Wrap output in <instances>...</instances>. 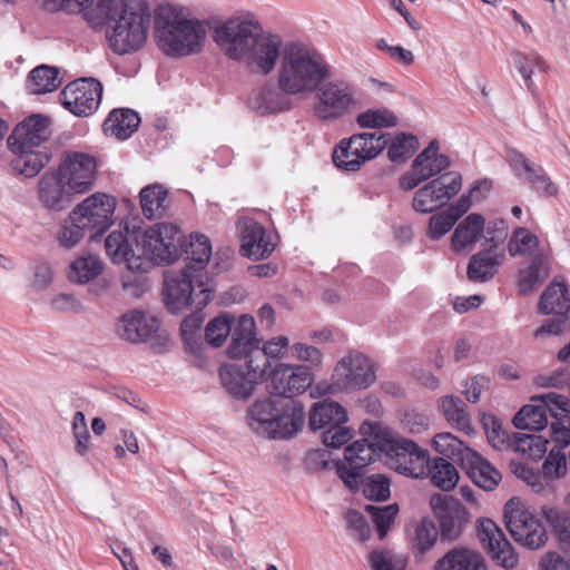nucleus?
Returning <instances> with one entry per match:
<instances>
[{
	"instance_id": "obj_12",
	"label": "nucleus",
	"mask_w": 570,
	"mask_h": 570,
	"mask_svg": "<svg viewBox=\"0 0 570 570\" xmlns=\"http://www.w3.org/2000/svg\"><path fill=\"white\" fill-rule=\"evenodd\" d=\"M430 505L439 524L443 541L458 540L470 522L468 509L458 500L446 494H434Z\"/></svg>"
},
{
	"instance_id": "obj_14",
	"label": "nucleus",
	"mask_w": 570,
	"mask_h": 570,
	"mask_svg": "<svg viewBox=\"0 0 570 570\" xmlns=\"http://www.w3.org/2000/svg\"><path fill=\"white\" fill-rule=\"evenodd\" d=\"M440 144L433 139L412 161L411 170L400 177L399 186L409 191L421 183L429 180L448 169L451 161L448 156L440 154Z\"/></svg>"
},
{
	"instance_id": "obj_7",
	"label": "nucleus",
	"mask_w": 570,
	"mask_h": 570,
	"mask_svg": "<svg viewBox=\"0 0 570 570\" xmlns=\"http://www.w3.org/2000/svg\"><path fill=\"white\" fill-rule=\"evenodd\" d=\"M204 274L187 268L180 273H166L164 282V302L167 308L177 313L188 306L204 308L210 301V292L204 286Z\"/></svg>"
},
{
	"instance_id": "obj_21",
	"label": "nucleus",
	"mask_w": 570,
	"mask_h": 570,
	"mask_svg": "<svg viewBox=\"0 0 570 570\" xmlns=\"http://www.w3.org/2000/svg\"><path fill=\"white\" fill-rule=\"evenodd\" d=\"M476 535L491 558L504 569H513L518 563V554L508 541L504 532L491 520L479 519Z\"/></svg>"
},
{
	"instance_id": "obj_38",
	"label": "nucleus",
	"mask_w": 570,
	"mask_h": 570,
	"mask_svg": "<svg viewBox=\"0 0 570 570\" xmlns=\"http://www.w3.org/2000/svg\"><path fill=\"white\" fill-rule=\"evenodd\" d=\"M484 229V217L472 213L459 223L454 229L451 240L455 250L472 247Z\"/></svg>"
},
{
	"instance_id": "obj_29",
	"label": "nucleus",
	"mask_w": 570,
	"mask_h": 570,
	"mask_svg": "<svg viewBox=\"0 0 570 570\" xmlns=\"http://www.w3.org/2000/svg\"><path fill=\"white\" fill-rule=\"evenodd\" d=\"M433 570H488V566L481 552L454 547L435 562Z\"/></svg>"
},
{
	"instance_id": "obj_28",
	"label": "nucleus",
	"mask_w": 570,
	"mask_h": 570,
	"mask_svg": "<svg viewBox=\"0 0 570 570\" xmlns=\"http://www.w3.org/2000/svg\"><path fill=\"white\" fill-rule=\"evenodd\" d=\"M258 344L259 341L256 338L254 317L247 314L240 315L230 333L227 355L230 358L242 360Z\"/></svg>"
},
{
	"instance_id": "obj_42",
	"label": "nucleus",
	"mask_w": 570,
	"mask_h": 570,
	"mask_svg": "<svg viewBox=\"0 0 570 570\" xmlns=\"http://www.w3.org/2000/svg\"><path fill=\"white\" fill-rule=\"evenodd\" d=\"M549 275V267L546 258L535 256L529 266L520 269L518 287L523 295L534 291Z\"/></svg>"
},
{
	"instance_id": "obj_22",
	"label": "nucleus",
	"mask_w": 570,
	"mask_h": 570,
	"mask_svg": "<svg viewBox=\"0 0 570 570\" xmlns=\"http://www.w3.org/2000/svg\"><path fill=\"white\" fill-rule=\"evenodd\" d=\"M51 136V121L48 117L36 114L18 124L8 138L10 150L38 148Z\"/></svg>"
},
{
	"instance_id": "obj_4",
	"label": "nucleus",
	"mask_w": 570,
	"mask_h": 570,
	"mask_svg": "<svg viewBox=\"0 0 570 570\" xmlns=\"http://www.w3.org/2000/svg\"><path fill=\"white\" fill-rule=\"evenodd\" d=\"M331 66L314 49L298 42H288L283 48L277 85L288 95L313 92L331 76Z\"/></svg>"
},
{
	"instance_id": "obj_52",
	"label": "nucleus",
	"mask_w": 570,
	"mask_h": 570,
	"mask_svg": "<svg viewBox=\"0 0 570 570\" xmlns=\"http://www.w3.org/2000/svg\"><path fill=\"white\" fill-rule=\"evenodd\" d=\"M234 328V317L230 314L224 313L208 322L205 328L206 342L214 346L219 347L230 335Z\"/></svg>"
},
{
	"instance_id": "obj_31",
	"label": "nucleus",
	"mask_w": 570,
	"mask_h": 570,
	"mask_svg": "<svg viewBox=\"0 0 570 570\" xmlns=\"http://www.w3.org/2000/svg\"><path fill=\"white\" fill-rule=\"evenodd\" d=\"M219 377L223 386L233 397L247 399L253 394L254 386L258 383L246 371L237 364H225L220 367Z\"/></svg>"
},
{
	"instance_id": "obj_37",
	"label": "nucleus",
	"mask_w": 570,
	"mask_h": 570,
	"mask_svg": "<svg viewBox=\"0 0 570 570\" xmlns=\"http://www.w3.org/2000/svg\"><path fill=\"white\" fill-rule=\"evenodd\" d=\"M439 530L433 520L422 519L409 537L410 548L416 561H421L438 542Z\"/></svg>"
},
{
	"instance_id": "obj_60",
	"label": "nucleus",
	"mask_w": 570,
	"mask_h": 570,
	"mask_svg": "<svg viewBox=\"0 0 570 570\" xmlns=\"http://www.w3.org/2000/svg\"><path fill=\"white\" fill-rule=\"evenodd\" d=\"M363 493L372 501H385L390 498V480L382 474H373L362 480Z\"/></svg>"
},
{
	"instance_id": "obj_57",
	"label": "nucleus",
	"mask_w": 570,
	"mask_h": 570,
	"mask_svg": "<svg viewBox=\"0 0 570 570\" xmlns=\"http://www.w3.org/2000/svg\"><path fill=\"white\" fill-rule=\"evenodd\" d=\"M481 422L492 448L502 451L511 445L509 433L503 430L502 422L497 416L484 415Z\"/></svg>"
},
{
	"instance_id": "obj_54",
	"label": "nucleus",
	"mask_w": 570,
	"mask_h": 570,
	"mask_svg": "<svg viewBox=\"0 0 570 570\" xmlns=\"http://www.w3.org/2000/svg\"><path fill=\"white\" fill-rule=\"evenodd\" d=\"M568 471V456L562 448L553 446L542 464V480L549 485V481L566 475Z\"/></svg>"
},
{
	"instance_id": "obj_13",
	"label": "nucleus",
	"mask_w": 570,
	"mask_h": 570,
	"mask_svg": "<svg viewBox=\"0 0 570 570\" xmlns=\"http://www.w3.org/2000/svg\"><path fill=\"white\" fill-rule=\"evenodd\" d=\"M391 466L399 473L415 479L428 476L430 458L426 450L405 438H395L386 450Z\"/></svg>"
},
{
	"instance_id": "obj_15",
	"label": "nucleus",
	"mask_w": 570,
	"mask_h": 570,
	"mask_svg": "<svg viewBox=\"0 0 570 570\" xmlns=\"http://www.w3.org/2000/svg\"><path fill=\"white\" fill-rule=\"evenodd\" d=\"M461 186L462 177L459 173L443 174L415 191L412 207L419 213H432L455 196Z\"/></svg>"
},
{
	"instance_id": "obj_50",
	"label": "nucleus",
	"mask_w": 570,
	"mask_h": 570,
	"mask_svg": "<svg viewBox=\"0 0 570 570\" xmlns=\"http://www.w3.org/2000/svg\"><path fill=\"white\" fill-rule=\"evenodd\" d=\"M96 1L97 0H37L40 8L46 12L82 14L85 19Z\"/></svg>"
},
{
	"instance_id": "obj_3",
	"label": "nucleus",
	"mask_w": 570,
	"mask_h": 570,
	"mask_svg": "<svg viewBox=\"0 0 570 570\" xmlns=\"http://www.w3.org/2000/svg\"><path fill=\"white\" fill-rule=\"evenodd\" d=\"M154 33L157 46L165 56L188 57L203 50L207 22L189 17L178 7L160 4L155 9Z\"/></svg>"
},
{
	"instance_id": "obj_53",
	"label": "nucleus",
	"mask_w": 570,
	"mask_h": 570,
	"mask_svg": "<svg viewBox=\"0 0 570 570\" xmlns=\"http://www.w3.org/2000/svg\"><path fill=\"white\" fill-rule=\"evenodd\" d=\"M419 148V140L412 134L400 132L391 141L387 157L392 163L406 161Z\"/></svg>"
},
{
	"instance_id": "obj_44",
	"label": "nucleus",
	"mask_w": 570,
	"mask_h": 570,
	"mask_svg": "<svg viewBox=\"0 0 570 570\" xmlns=\"http://www.w3.org/2000/svg\"><path fill=\"white\" fill-rule=\"evenodd\" d=\"M102 269V262L97 256L89 254L76 258L70 264L68 277L72 283L86 284L98 277Z\"/></svg>"
},
{
	"instance_id": "obj_61",
	"label": "nucleus",
	"mask_w": 570,
	"mask_h": 570,
	"mask_svg": "<svg viewBox=\"0 0 570 570\" xmlns=\"http://www.w3.org/2000/svg\"><path fill=\"white\" fill-rule=\"evenodd\" d=\"M532 401H540V404L544 405L546 414L549 412L556 420L568 419L570 403L566 396L550 392L534 396Z\"/></svg>"
},
{
	"instance_id": "obj_43",
	"label": "nucleus",
	"mask_w": 570,
	"mask_h": 570,
	"mask_svg": "<svg viewBox=\"0 0 570 570\" xmlns=\"http://www.w3.org/2000/svg\"><path fill=\"white\" fill-rule=\"evenodd\" d=\"M510 56L512 58L514 67L523 78L527 88L533 91L534 82L532 80V75L534 68H538L541 71H546V69L548 68L547 62L537 51L524 53L520 50H512L510 52Z\"/></svg>"
},
{
	"instance_id": "obj_58",
	"label": "nucleus",
	"mask_w": 570,
	"mask_h": 570,
	"mask_svg": "<svg viewBox=\"0 0 570 570\" xmlns=\"http://www.w3.org/2000/svg\"><path fill=\"white\" fill-rule=\"evenodd\" d=\"M365 511L368 513L372 522L375 524L380 539H383L386 535L391 524L393 523L399 512V508L395 503L389 504L386 507L367 504L365 507Z\"/></svg>"
},
{
	"instance_id": "obj_62",
	"label": "nucleus",
	"mask_w": 570,
	"mask_h": 570,
	"mask_svg": "<svg viewBox=\"0 0 570 570\" xmlns=\"http://www.w3.org/2000/svg\"><path fill=\"white\" fill-rule=\"evenodd\" d=\"M570 330V317L564 314H554L553 317L546 320L534 332L535 340H542L546 336H559Z\"/></svg>"
},
{
	"instance_id": "obj_39",
	"label": "nucleus",
	"mask_w": 570,
	"mask_h": 570,
	"mask_svg": "<svg viewBox=\"0 0 570 570\" xmlns=\"http://www.w3.org/2000/svg\"><path fill=\"white\" fill-rule=\"evenodd\" d=\"M11 151L14 154L10 164L12 170L27 178L37 176L50 159L48 153L36 150V148Z\"/></svg>"
},
{
	"instance_id": "obj_6",
	"label": "nucleus",
	"mask_w": 570,
	"mask_h": 570,
	"mask_svg": "<svg viewBox=\"0 0 570 570\" xmlns=\"http://www.w3.org/2000/svg\"><path fill=\"white\" fill-rule=\"evenodd\" d=\"M313 92V115L321 121L341 119L360 105L355 86L344 78L328 77Z\"/></svg>"
},
{
	"instance_id": "obj_19",
	"label": "nucleus",
	"mask_w": 570,
	"mask_h": 570,
	"mask_svg": "<svg viewBox=\"0 0 570 570\" xmlns=\"http://www.w3.org/2000/svg\"><path fill=\"white\" fill-rule=\"evenodd\" d=\"M96 170L95 157L85 153L68 151L61 159L58 173L70 190L76 194H85L94 184Z\"/></svg>"
},
{
	"instance_id": "obj_25",
	"label": "nucleus",
	"mask_w": 570,
	"mask_h": 570,
	"mask_svg": "<svg viewBox=\"0 0 570 570\" xmlns=\"http://www.w3.org/2000/svg\"><path fill=\"white\" fill-rule=\"evenodd\" d=\"M510 164L517 176L521 175V170L527 174V183L539 196L549 198L558 195V186L544 169L537 166L524 154L517 150L512 151L510 154Z\"/></svg>"
},
{
	"instance_id": "obj_23",
	"label": "nucleus",
	"mask_w": 570,
	"mask_h": 570,
	"mask_svg": "<svg viewBox=\"0 0 570 570\" xmlns=\"http://www.w3.org/2000/svg\"><path fill=\"white\" fill-rule=\"evenodd\" d=\"M237 228L240 230V253L253 261L268 257L274 250V244L266 235L262 224L249 217L238 219Z\"/></svg>"
},
{
	"instance_id": "obj_35",
	"label": "nucleus",
	"mask_w": 570,
	"mask_h": 570,
	"mask_svg": "<svg viewBox=\"0 0 570 570\" xmlns=\"http://www.w3.org/2000/svg\"><path fill=\"white\" fill-rule=\"evenodd\" d=\"M346 421L345 409L331 400L314 403L309 411L308 424L312 430L330 428L336 423H346Z\"/></svg>"
},
{
	"instance_id": "obj_49",
	"label": "nucleus",
	"mask_w": 570,
	"mask_h": 570,
	"mask_svg": "<svg viewBox=\"0 0 570 570\" xmlns=\"http://www.w3.org/2000/svg\"><path fill=\"white\" fill-rule=\"evenodd\" d=\"M542 513L557 534L563 549L570 551V513L547 505L542 508Z\"/></svg>"
},
{
	"instance_id": "obj_51",
	"label": "nucleus",
	"mask_w": 570,
	"mask_h": 570,
	"mask_svg": "<svg viewBox=\"0 0 570 570\" xmlns=\"http://www.w3.org/2000/svg\"><path fill=\"white\" fill-rule=\"evenodd\" d=\"M356 122L361 128H390L397 126L399 118L387 108H372L358 114Z\"/></svg>"
},
{
	"instance_id": "obj_9",
	"label": "nucleus",
	"mask_w": 570,
	"mask_h": 570,
	"mask_svg": "<svg viewBox=\"0 0 570 570\" xmlns=\"http://www.w3.org/2000/svg\"><path fill=\"white\" fill-rule=\"evenodd\" d=\"M504 521L511 537L531 550L540 549L548 540L541 519L524 504L511 499L504 505Z\"/></svg>"
},
{
	"instance_id": "obj_2",
	"label": "nucleus",
	"mask_w": 570,
	"mask_h": 570,
	"mask_svg": "<svg viewBox=\"0 0 570 570\" xmlns=\"http://www.w3.org/2000/svg\"><path fill=\"white\" fill-rule=\"evenodd\" d=\"M154 14L147 0H97L85 20L92 26L106 24L110 50L129 56L147 46Z\"/></svg>"
},
{
	"instance_id": "obj_64",
	"label": "nucleus",
	"mask_w": 570,
	"mask_h": 570,
	"mask_svg": "<svg viewBox=\"0 0 570 570\" xmlns=\"http://www.w3.org/2000/svg\"><path fill=\"white\" fill-rule=\"evenodd\" d=\"M246 361V370L252 373V376L258 382L263 380L267 373V368L271 367V358L256 345L250 353H247L244 357Z\"/></svg>"
},
{
	"instance_id": "obj_56",
	"label": "nucleus",
	"mask_w": 570,
	"mask_h": 570,
	"mask_svg": "<svg viewBox=\"0 0 570 570\" xmlns=\"http://www.w3.org/2000/svg\"><path fill=\"white\" fill-rule=\"evenodd\" d=\"M368 562L372 570H405L407 558L392 550H373Z\"/></svg>"
},
{
	"instance_id": "obj_47",
	"label": "nucleus",
	"mask_w": 570,
	"mask_h": 570,
	"mask_svg": "<svg viewBox=\"0 0 570 570\" xmlns=\"http://www.w3.org/2000/svg\"><path fill=\"white\" fill-rule=\"evenodd\" d=\"M432 483L443 491L452 490L459 480V473L455 466L443 458L433 460L432 465L429 464V474Z\"/></svg>"
},
{
	"instance_id": "obj_20",
	"label": "nucleus",
	"mask_w": 570,
	"mask_h": 570,
	"mask_svg": "<svg viewBox=\"0 0 570 570\" xmlns=\"http://www.w3.org/2000/svg\"><path fill=\"white\" fill-rule=\"evenodd\" d=\"M381 452V448L365 439L354 441L344 451L346 464L337 463V474L350 489H356L363 475V468L375 461Z\"/></svg>"
},
{
	"instance_id": "obj_34",
	"label": "nucleus",
	"mask_w": 570,
	"mask_h": 570,
	"mask_svg": "<svg viewBox=\"0 0 570 570\" xmlns=\"http://www.w3.org/2000/svg\"><path fill=\"white\" fill-rule=\"evenodd\" d=\"M538 308L543 315H568L570 311V294L567 284L563 281L553 279L542 292Z\"/></svg>"
},
{
	"instance_id": "obj_18",
	"label": "nucleus",
	"mask_w": 570,
	"mask_h": 570,
	"mask_svg": "<svg viewBox=\"0 0 570 570\" xmlns=\"http://www.w3.org/2000/svg\"><path fill=\"white\" fill-rule=\"evenodd\" d=\"M313 383L308 367L279 363L268 374L267 390L282 400H293L304 393Z\"/></svg>"
},
{
	"instance_id": "obj_32",
	"label": "nucleus",
	"mask_w": 570,
	"mask_h": 570,
	"mask_svg": "<svg viewBox=\"0 0 570 570\" xmlns=\"http://www.w3.org/2000/svg\"><path fill=\"white\" fill-rule=\"evenodd\" d=\"M288 94L277 89L272 85H265L261 89L253 91L249 99L248 106L250 109L265 115L275 114L288 110L291 108V100L287 97Z\"/></svg>"
},
{
	"instance_id": "obj_63",
	"label": "nucleus",
	"mask_w": 570,
	"mask_h": 570,
	"mask_svg": "<svg viewBox=\"0 0 570 570\" xmlns=\"http://www.w3.org/2000/svg\"><path fill=\"white\" fill-rule=\"evenodd\" d=\"M435 450L449 458L460 456L462 460L465 450L464 443L451 433H439L433 439Z\"/></svg>"
},
{
	"instance_id": "obj_10",
	"label": "nucleus",
	"mask_w": 570,
	"mask_h": 570,
	"mask_svg": "<svg viewBox=\"0 0 570 570\" xmlns=\"http://www.w3.org/2000/svg\"><path fill=\"white\" fill-rule=\"evenodd\" d=\"M376 380L372 361L364 354L351 351L335 365L332 389L337 391L365 390Z\"/></svg>"
},
{
	"instance_id": "obj_17",
	"label": "nucleus",
	"mask_w": 570,
	"mask_h": 570,
	"mask_svg": "<svg viewBox=\"0 0 570 570\" xmlns=\"http://www.w3.org/2000/svg\"><path fill=\"white\" fill-rule=\"evenodd\" d=\"M102 85L94 78H80L68 83L60 92L66 109L79 117L91 115L99 106Z\"/></svg>"
},
{
	"instance_id": "obj_24",
	"label": "nucleus",
	"mask_w": 570,
	"mask_h": 570,
	"mask_svg": "<svg viewBox=\"0 0 570 570\" xmlns=\"http://www.w3.org/2000/svg\"><path fill=\"white\" fill-rule=\"evenodd\" d=\"M38 199L41 205L53 212L69 207L73 200V190H70L61 175L48 171L38 181Z\"/></svg>"
},
{
	"instance_id": "obj_59",
	"label": "nucleus",
	"mask_w": 570,
	"mask_h": 570,
	"mask_svg": "<svg viewBox=\"0 0 570 570\" xmlns=\"http://www.w3.org/2000/svg\"><path fill=\"white\" fill-rule=\"evenodd\" d=\"M333 163L340 169L354 171L364 165V158L350 148V138L343 139L333 151Z\"/></svg>"
},
{
	"instance_id": "obj_46",
	"label": "nucleus",
	"mask_w": 570,
	"mask_h": 570,
	"mask_svg": "<svg viewBox=\"0 0 570 570\" xmlns=\"http://www.w3.org/2000/svg\"><path fill=\"white\" fill-rule=\"evenodd\" d=\"M440 407L446 421L461 431L470 429L471 417L466 411L465 403L459 397L453 395L443 396L440 402Z\"/></svg>"
},
{
	"instance_id": "obj_8",
	"label": "nucleus",
	"mask_w": 570,
	"mask_h": 570,
	"mask_svg": "<svg viewBox=\"0 0 570 570\" xmlns=\"http://www.w3.org/2000/svg\"><path fill=\"white\" fill-rule=\"evenodd\" d=\"M137 250L153 264H170L179 258V243L183 234L174 224H156L155 226L140 230L138 229Z\"/></svg>"
},
{
	"instance_id": "obj_45",
	"label": "nucleus",
	"mask_w": 570,
	"mask_h": 570,
	"mask_svg": "<svg viewBox=\"0 0 570 570\" xmlns=\"http://www.w3.org/2000/svg\"><path fill=\"white\" fill-rule=\"evenodd\" d=\"M140 206L145 217L148 219L160 218L166 210L165 202L167 199V190L159 185L147 186L141 189Z\"/></svg>"
},
{
	"instance_id": "obj_41",
	"label": "nucleus",
	"mask_w": 570,
	"mask_h": 570,
	"mask_svg": "<svg viewBox=\"0 0 570 570\" xmlns=\"http://www.w3.org/2000/svg\"><path fill=\"white\" fill-rule=\"evenodd\" d=\"M387 142V134L361 132L350 137V148L364 158V164L381 154Z\"/></svg>"
},
{
	"instance_id": "obj_48",
	"label": "nucleus",
	"mask_w": 570,
	"mask_h": 570,
	"mask_svg": "<svg viewBox=\"0 0 570 570\" xmlns=\"http://www.w3.org/2000/svg\"><path fill=\"white\" fill-rule=\"evenodd\" d=\"M513 425L520 430L540 431L548 424V416L544 405L528 404L524 405L513 417Z\"/></svg>"
},
{
	"instance_id": "obj_27",
	"label": "nucleus",
	"mask_w": 570,
	"mask_h": 570,
	"mask_svg": "<svg viewBox=\"0 0 570 570\" xmlns=\"http://www.w3.org/2000/svg\"><path fill=\"white\" fill-rule=\"evenodd\" d=\"M462 468L471 481L485 491L494 490L501 480L500 472L472 449L465 450Z\"/></svg>"
},
{
	"instance_id": "obj_1",
	"label": "nucleus",
	"mask_w": 570,
	"mask_h": 570,
	"mask_svg": "<svg viewBox=\"0 0 570 570\" xmlns=\"http://www.w3.org/2000/svg\"><path fill=\"white\" fill-rule=\"evenodd\" d=\"M213 38L227 58L259 76L269 75L283 55L282 38L264 31L254 19L233 17L219 22L214 27Z\"/></svg>"
},
{
	"instance_id": "obj_36",
	"label": "nucleus",
	"mask_w": 570,
	"mask_h": 570,
	"mask_svg": "<svg viewBox=\"0 0 570 570\" xmlns=\"http://www.w3.org/2000/svg\"><path fill=\"white\" fill-rule=\"evenodd\" d=\"M140 124L139 115L128 108L114 109L105 120L104 131L117 139H127L135 132Z\"/></svg>"
},
{
	"instance_id": "obj_33",
	"label": "nucleus",
	"mask_w": 570,
	"mask_h": 570,
	"mask_svg": "<svg viewBox=\"0 0 570 570\" xmlns=\"http://www.w3.org/2000/svg\"><path fill=\"white\" fill-rule=\"evenodd\" d=\"M181 253L186 255L185 268H190L196 274H204L212 255L209 238L200 234L190 235L188 243H179V255Z\"/></svg>"
},
{
	"instance_id": "obj_40",
	"label": "nucleus",
	"mask_w": 570,
	"mask_h": 570,
	"mask_svg": "<svg viewBox=\"0 0 570 570\" xmlns=\"http://www.w3.org/2000/svg\"><path fill=\"white\" fill-rule=\"evenodd\" d=\"M61 85L59 70L56 67L40 65L33 68L27 78L26 87L32 95H43L57 90Z\"/></svg>"
},
{
	"instance_id": "obj_30",
	"label": "nucleus",
	"mask_w": 570,
	"mask_h": 570,
	"mask_svg": "<svg viewBox=\"0 0 570 570\" xmlns=\"http://www.w3.org/2000/svg\"><path fill=\"white\" fill-rule=\"evenodd\" d=\"M504 252L484 248L469 259L466 275L473 283H484L492 279L504 259Z\"/></svg>"
},
{
	"instance_id": "obj_16",
	"label": "nucleus",
	"mask_w": 570,
	"mask_h": 570,
	"mask_svg": "<svg viewBox=\"0 0 570 570\" xmlns=\"http://www.w3.org/2000/svg\"><path fill=\"white\" fill-rule=\"evenodd\" d=\"M138 229L130 230L126 225L120 230H114L105 239V248L115 264L126 263L128 269L147 273L149 262L137 250Z\"/></svg>"
},
{
	"instance_id": "obj_11",
	"label": "nucleus",
	"mask_w": 570,
	"mask_h": 570,
	"mask_svg": "<svg viewBox=\"0 0 570 570\" xmlns=\"http://www.w3.org/2000/svg\"><path fill=\"white\" fill-rule=\"evenodd\" d=\"M116 202L104 193H95L78 204L69 214L70 222H77L91 238L102 235L114 223Z\"/></svg>"
},
{
	"instance_id": "obj_55",
	"label": "nucleus",
	"mask_w": 570,
	"mask_h": 570,
	"mask_svg": "<svg viewBox=\"0 0 570 570\" xmlns=\"http://www.w3.org/2000/svg\"><path fill=\"white\" fill-rule=\"evenodd\" d=\"M515 450L529 459H541L547 452L548 440L538 434L514 433Z\"/></svg>"
},
{
	"instance_id": "obj_5",
	"label": "nucleus",
	"mask_w": 570,
	"mask_h": 570,
	"mask_svg": "<svg viewBox=\"0 0 570 570\" xmlns=\"http://www.w3.org/2000/svg\"><path fill=\"white\" fill-rule=\"evenodd\" d=\"M249 428L268 439H288L304 425V406L295 400L263 397L248 409Z\"/></svg>"
},
{
	"instance_id": "obj_26",
	"label": "nucleus",
	"mask_w": 570,
	"mask_h": 570,
	"mask_svg": "<svg viewBox=\"0 0 570 570\" xmlns=\"http://www.w3.org/2000/svg\"><path fill=\"white\" fill-rule=\"evenodd\" d=\"M157 330V318L137 309L124 314L117 326L119 336L130 343L145 342L151 337Z\"/></svg>"
}]
</instances>
